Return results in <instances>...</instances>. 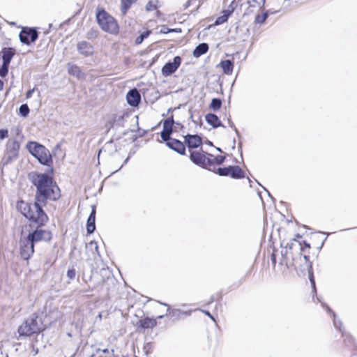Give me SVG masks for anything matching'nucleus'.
I'll return each mask as SVG.
<instances>
[{
	"instance_id": "f257e3e1",
	"label": "nucleus",
	"mask_w": 357,
	"mask_h": 357,
	"mask_svg": "<svg viewBox=\"0 0 357 357\" xmlns=\"http://www.w3.org/2000/svg\"><path fill=\"white\" fill-rule=\"evenodd\" d=\"M29 179L36 187L34 203L20 201L17 207L22 214L29 220L45 225L48 221V216L43 211L48 200L56 201L61 197L60 189L53 178L45 173L31 172Z\"/></svg>"
},
{
	"instance_id": "f03ea898",
	"label": "nucleus",
	"mask_w": 357,
	"mask_h": 357,
	"mask_svg": "<svg viewBox=\"0 0 357 357\" xmlns=\"http://www.w3.org/2000/svg\"><path fill=\"white\" fill-rule=\"evenodd\" d=\"M29 152L43 165L50 166L52 163V157L50 151L43 144L37 142H28L26 146Z\"/></svg>"
},
{
	"instance_id": "7ed1b4c3",
	"label": "nucleus",
	"mask_w": 357,
	"mask_h": 357,
	"mask_svg": "<svg viewBox=\"0 0 357 357\" xmlns=\"http://www.w3.org/2000/svg\"><path fill=\"white\" fill-rule=\"evenodd\" d=\"M292 266L299 275H308L309 280L313 289L315 290V282L313 275L312 263L309 260V256L303 255L301 253L293 258Z\"/></svg>"
},
{
	"instance_id": "20e7f679",
	"label": "nucleus",
	"mask_w": 357,
	"mask_h": 357,
	"mask_svg": "<svg viewBox=\"0 0 357 357\" xmlns=\"http://www.w3.org/2000/svg\"><path fill=\"white\" fill-rule=\"evenodd\" d=\"M96 18L99 26L103 31L110 33L118 32L119 26L116 21L104 10L97 12Z\"/></svg>"
},
{
	"instance_id": "39448f33",
	"label": "nucleus",
	"mask_w": 357,
	"mask_h": 357,
	"mask_svg": "<svg viewBox=\"0 0 357 357\" xmlns=\"http://www.w3.org/2000/svg\"><path fill=\"white\" fill-rule=\"evenodd\" d=\"M40 331V325L38 321V316L32 314L18 328L20 336H31Z\"/></svg>"
},
{
	"instance_id": "423d86ee",
	"label": "nucleus",
	"mask_w": 357,
	"mask_h": 357,
	"mask_svg": "<svg viewBox=\"0 0 357 357\" xmlns=\"http://www.w3.org/2000/svg\"><path fill=\"white\" fill-rule=\"evenodd\" d=\"M38 227L29 231L28 235L26 236L29 241H31L34 245L40 241H50L52 238V232L49 230L43 229L41 228L43 225H40L38 223Z\"/></svg>"
},
{
	"instance_id": "0eeeda50",
	"label": "nucleus",
	"mask_w": 357,
	"mask_h": 357,
	"mask_svg": "<svg viewBox=\"0 0 357 357\" xmlns=\"http://www.w3.org/2000/svg\"><path fill=\"white\" fill-rule=\"evenodd\" d=\"M22 43L29 45L34 43L38 38V32L35 28L24 27L19 34Z\"/></svg>"
},
{
	"instance_id": "6e6552de",
	"label": "nucleus",
	"mask_w": 357,
	"mask_h": 357,
	"mask_svg": "<svg viewBox=\"0 0 357 357\" xmlns=\"http://www.w3.org/2000/svg\"><path fill=\"white\" fill-rule=\"evenodd\" d=\"M20 255L24 260H28L34 252V244L29 241L26 236L22 237L20 241Z\"/></svg>"
},
{
	"instance_id": "1a4fd4ad",
	"label": "nucleus",
	"mask_w": 357,
	"mask_h": 357,
	"mask_svg": "<svg viewBox=\"0 0 357 357\" xmlns=\"http://www.w3.org/2000/svg\"><path fill=\"white\" fill-rule=\"evenodd\" d=\"M190 159L194 164L203 168H206L207 166H211L213 164V161L211 159L206 158V155L197 151H193L190 153Z\"/></svg>"
},
{
	"instance_id": "9d476101",
	"label": "nucleus",
	"mask_w": 357,
	"mask_h": 357,
	"mask_svg": "<svg viewBox=\"0 0 357 357\" xmlns=\"http://www.w3.org/2000/svg\"><path fill=\"white\" fill-rule=\"evenodd\" d=\"M181 63V58L179 56H176L173 61H169L164 65L162 68V73L165 76H169L173 74L178 68Z\"/></svg>"
},
{
	"instance_id": "9b49d317",
	"label": "nucleus",
	"mask_w": 357,
	"mask_h": 357,
	"mask_svg": "<svg viewBox=\"0 0 357 357\" xmlns=\"http://www.w3.org/2000/svg\"><path fill=\"white\" fill-rule=\"evenodd\" d=\"M126 100L132 107H137L141 102V95L139 91L134 88L130 89L126 95Z\"/></svg>"
},
{
	"instance_id": "f8f14e48",
	"label": "nucleus",
	"mask_w": 357,
	"mask_h": 357,
	"mask_svg": "<svg viewBox=\"0 0 357 357\" xmlns=\"http://www.w3.org/2000/svg\"><path fill=\"white\" fill-rule=\"evenodd\" d=\"M184 143L189 149H196L201 146L202 138L197 135H190L184 136Z\"/></svg>"
},
{
	"instance_id": "ddd939ff",
	"label": "nucleus",
	"mask_w": 357,
	"mask_h": 357,
	"mask_svg": "<svg viewBox=\"0 0 357 357\" xmlns=\"http://www.w3.org/2000/svg\"><path fill=\"white\" fill-rule=\"evenodd\" d=\"M77 49L79 54L89 56L93 54V47L92 45L86 41H80L77 45Z\"/></svg>"
},
{
	"instance_id": "4468645a",
	"label": "nucleus",
	"mask_w": 357,
	"mask_h": 357,
	"mask_svg": "<svg viewBox=\"0 0 357 357\" xmlns=\"http://www.w3.org/2000/svg\"><path fill=\"white\" fill-rule=\"evenodd\" d=\"M170 149L177 152L181 155H185V144L178 139H172L166 144Z\"/></svg>"
},
{
	"instance_id": "2eb2a0df",
	"label": "nucleus",
	"mask_w": 357,
	"mask_h": 357,
	"mask_svg": "<svg viewBox=\"0 0 357 357\" xmlns=\"http://www.w3.org/2000/svg\"><path fill=\"white\" fill-rule=\"evenodd\" d=\"M96 207L95 206H92L91 212L88 217L87 222H86V231L87 233L91 234L93 233L96 229Z\"/></svg>"
},
{
	"instance_id": "dca6fc26",
	"label": "nucleus",
	"mask_w": 357,
	"mask_h": 357,
	"mask_svg": "<svg viewBox=\"0 0 357 357\" xmlns=\"http://www.w3.org/2000/svg\"><path fill=\"white\" fill-rule=\"evenodd\" d=\"M68 72L70 75L76 77L78 79H84L85 74L79 66L73 63L68 64Z\"/></svg>"
},
{
	"instance_id": "f3484780",
	"label": "nucleus",
	"mask_w": 357,
	"mask_h": 357,
	"mask_svg": "<svg viewBox=\"0 0 357 357\" xmlns=\"http://www.w3.org/2000/svg\"><path fill=\"white\" fill-rule=\"evenodd\" d=\"M167 312L173 318V321L179 320L183 315L190 316L191 314V311H182L176 308L171 309L169 307H168Z\"/></svg>"
},
{
	"instance_id": "a211bd4d",
	"label": "nucleus",
	"mask_w": 357,
	"mask_h": 357,
	"mask_svg": "<svg viewBox=\"0 0 357 357\" xmlns=\"http://www.w3.org/2000/svg\"><path fill=\"white\" fill-rule=\"evenodd\" d=\"M1 53L3 63L10 65V63L16 52L15 50L13 47H3L1 50Z\"/></svg>"
},
{
	"instance_id": "6ab92c4d",
	"label": "nucleus",
	"mask_w": 357,
	"mask_h": 357,
	"mask_svg": "<svg viewBox=\"0 0 357 357\" xmlns=\"http://www.w3.org/2000/svg\"><path fill=\"white\" fill-rule=\"evenodd\" d=\"M206 121L213 128L225 127L218 116L213 113H208L205 116Z\"/></svg>"
},
{
	"instance_id": "aec40b11",
	"label": "nucleus",
	"mask_w": 357,
	"mask_h": 357,
	"mask_svg": "<svg viewBox=\"0 0 357 357\" xmlns=\"http://www.w3.org/2000/svg\"><path fill=\"white\" fill-rule=\"evenodd\" d=\"M138 324L139 327L143 329L153 328L157 325V319L147 317L140 319Z\"/></svg>"
},
{
	"instance_id": "412c9836",
	"label": "nucleus",
	"mask_w": 357,
	"mask_h": 357,
	"mask_svg": "<svg viewBox=\"0 0 357 357\" xmlns=\"http://www.w3.org/2000/svg\"><path fill=\"white\" fill-rule=\"evenodd\" d=\"M229 176L234 179H240L245 177L243 171L237 165H229Z\"/></svg>"
},
{
	"instance_id": "4be33fe9",
	"label": "nucleus",
	"mask_w": 357,
	"mask_h": 357,
	"mask_svg": "<svg viewBox=\"0 0 357 357\" xmlns=\"http://www.w3.org/2000/svg\"><path fill=\"white\" fill-rule=\"evenodd\" d=\"M208 50V45L207 43H202L199 44L193 51V56L196 58L204 54Z\"/></svg>"
},
{
	"instance_id": "5701e85b",
	"label": "nucleus",
	"mask_w": 357,
	"mask_h": 357,
	"mask_svg": "<svg viewBox=\"0 0 357 357\" xmlns=\"http://www.w3.org/2000/svg\"><path fill=\"white\" fill-rule=\"evenodd\" d=\"M220 66L226 75H231L233 72L234 62L229 59L224 60L220 62Z\"/></svg>"
},
{
	"instance_id": "b1692460",
	"label": "nucleus",
	"mask_w": 357,
	"mask_h": 357,
	"mask_svg": "<svg viewBox=\"0 0 357 357\" xmlns=\"http://www.w3.org/2000/svg\"><path fill=\"white\" fill-rule=\"evenodd\" d=\"M333 325H334L335 328L341 331L342 337H344V341L348 340L349 343H351L352 338L350 337L349 334H348L347 333H346L344 331H342V329H341V327L342 325V321L340 319H337L335 317H333Z\"/></svg>"
},
{
	"instance_id": "393cba45",
	"label": "nucleus",
	"mask_w": 357,
	"mask_h": 357,
	"mask_svg": "<svg viewBox=\"0 0 357 357\" xmlns=\"http://www.w3.org/2000/svg\"><path fill=\"white\" fill-rule=\"evenodd\" d=\"M281 247H284V248L288 249V250H291L296 248H298L301 251L303 250V248H302L301 243L300 242H297L295 240H293L291 242L282 241L281 243Z\"/></svg>"
},
{
	"instance_id": "a878e982",
	"label": "nucleus",
	"mask_w": 357,
	"mask_h": 357,
	"mask_svg": "<svg viewBox=\"0 0 357 357\" xmlns=\"http://www.w3.org/2000/svg\"><path fill=\"white\" fill-rule=\"evenodd\" d=\"M20 148V144L19 142H17V140H13L8 143V152L13 156L17 155L18 154Z\"/></svg>"
},
{
	"instance_id": "bb28decb",
	"label": "nucleus",
	"mask_w": 357,
	"mask_h": 357,
	"mask_svg": "<svg viewBox=\"0 0 357 357\" xmlns=\"http://www.w3.org/2000/svg\"><path fill=\"white\" fill-rule=\"evenodd\" d=\"M86 248L88 251H91L93 258H95L96 255L100 256L98 245L96 241H91L90 243H87L86 245Z\"/></svg>"
},
{
	"instance_id": "cd10ccee",
	"label": "nucleus",
	"mask_w": 357,
	"mask_h": 357,
	"mask_svg": "<svg viewBox=\"0 0 357 357\" xmlns=\"http://www.w3.org/2000/svg\"><path fill=\"white\" fill-rule=\"evenodd\" d=\"M174 124V121L172 117H169L166 119L163 122V130L173 132V126Z\"/></svg>"
},
{
	"instance_id": "c85d7f7f",
	"label": "nucleus",
	"mask_w": 357,
	"mask_h": 357,
	"mask_svg": "<svg viewBox=\"0 0 357 357\" xmlns=\"http://www.w3.org/2000/svg\"><path fill=\"white\" fill-rule=\"evenodd\" d=\"M222 106V100L220 98H213L210 104V108L213 111L218 110Z\"/></svg>"
},
{
	"instance_id": "c756f323",
	"label": "nucleus",
	"mask_w": 357,
	"mask_h": 357,
	"mask_svg": "<svg viewBox=\"0 0 357 357\" xmlns=\"http://www.w3.org/2000/svg\"><path fill=\"white\" fill-rule=\"evenodd\" d=\"M158 4V0H150L146 6V10L150 12L156 10Z\"/></svg>"
},
{
	"instance_id": "7c9ffc66",
	"label": "nucleus",
	"mask_w": 357,
	"mask_h": 357,
	"mask_svg": "<svg viewBox=\"0 0 357 357\" xmlns=\"http://www.w3.org/2000/svg\"><path fill=\"white\" fill-rule=\"evenodd\" d=\"M288 255H289V250L287 248H284V247H282V250H281V255H282V259L281 260V261L280 262V264L281 265H286L287 266H288V263H287V258H288Z\"/></svg>"
},
{
	"instance_id": "2f4dec72",
	"label": "nucleus",
	"mask_w": 357,
	"mask_h": 357,
	"mask_svg": "<svg viewBox=\"0 0 357 357\" xmlns=\"http://www.w3.org/2000/svg\"><path fill=\"white\" fill-rule=\"evenodd\" d=\"M172 134V132H167L162 130V132H160V137L162 142H165V144H167V142H169L170 140L173 139L171 137Z\"/></svg>"
},
{
	"instance_id": "473e14b6",
	"label": "nucleus",
	"mask_w": 357,
	"mask_h": 357,
	"mask_svg": "<svg viewBox=\"0 0 357 357\" xmlns=\"http://www.w3.org/2000/svg\"><path fill=\"white\" fill-rule=\"evenodd\" d=\"M229 166L226 167H219L215 171V173L221 176H229Z\"/></svg>"
},
{
	"instance_id": "72a5a7b5",
	"label": "nucleus",
	"mask_w": 357,
	"mask_h": 357,
	"mask_svg": "<svg viewBox=\"0 0 357 357\" xmlns=\"http://www.w3.org/2000/svg\"><path fill=\"white\" fill-rule=\"evenodd\" d=\"M265 0H248L247 3L249 5V9L251 8H255L257 6H264Z\"/></svg>"
},
{
	"instance_id": "f704fd0d",
	"label": "nucleus",
	"mask_w": 357,
	"mask_h": 357,
	"mask_svg": "<svg viewBox=\"0 0 357 357\" xmlns=\"http://www.w3.org/2000/svg\"><path fill=\"white\" fill-rule=\"evenodd\" d=\"M268 14L267 12L264 13L261 15H257L255 17V22L257 24H263L268 18Z\"/></svg>"
},
{
	"instance_id": "c9c22d12",
	"label": "nucleus",
	"mask_w": 357,
	"mask_h": 357,
	"mask_svg": "<svg viewBox=\"0 0 357 357\" xmlns=\"http://www.w3.org/2000/svg\"><path fill=\"white\" fill-rule=\"evenodd\" d=\"M29 111V108L26 104H22L19 108L20 114L24 117L28 116Z\"/></svg>"
},
{
	"instance_id": "e433bc0d",
	"label": "nucleus",
	"mask_w": 357,
	"mask_h": 357,
	"mask_svg": "<svg viewBox=\"0 0 357 357\" xmlns=\"http://www.w3.org/2000/svg\"><path fill=\"white\" fill-rule=\"evenodd\" d=\"M150 33H151L150 31H144L143 33H142L140 34L139 36H138L136 38L135 43L137 45L141 44L145 38H148V36L150 35Z\"/></svg>"
},
{
	"instance_id": "4c0bfd02",
	"label": "nucleus",
	"mask_w": 357,
	"mask_h": 357,
	"mask_svg": "<svg viewBox=\"0 0 357 357\" xmlns=\"http://www.w3.org/2000/svg\"><path fill=\"white\" fill-rule=\"evenodd\" d=\"M9 64L2 63L1 67L0 68V77H5L8 73Z\"/></svg>"
},
{
	"instance_id": "58836bf2",
	"label": "nucleus",
	"mask_w": 357,
	"mask_h": 357,
	"mask_svg": "<svg viewBox=\"0 0 357 357\" xmlns=\"http://www.w3.org/2000/svg\"><path fill=\"white\" fill-rule=\"evenodd\" d=\"M228 20L227 15H222L218 17L215 21V25H220L225 23Z\"/></svg>"
},
{
	"instance_id": "ea45409f",
	"label": "nucleus",
	"mask_w": 357,
	"mask_h": 357,
	"mask_svg": "<svg viewBox=\"0 0 357 357\" xmlns=\"http://www.w3.org/2000/svg\"><path fill=\"white\" fill-rule=\"evenodd\" d=\"M66 276L69 280H74L76 276V271L74 268L68 270Z\"/></svg>"
},
{
	"instance_id": "a19ab883",
	"label": "nucleus",
	"mask_w": 357,
	"mask_h": 357,
	"mask_svg": "<svg viewBox=\"0 0 357 357\" xmlns=\"http://www.w3.org/2000/svg\"><path fill=\"white\" fill-rule=\"evenodd\" d=\"M225 160V156L218 155L215 156V158L212 160L213 161V163L215 162L218 165H222L224 162Z\"/></svg>"
},
{
	"instance_id": "79ce46f5",
	"label": "nucleus",
	"mask_w": 357,
	"mask_h": 357,
	"mask_svg": "<svg viewBox=\"0 0 357 357\" xmlns=\"http://www.w3.org/2000/svg\"><path fill=\"white\" fill-rule=\"evenodd\" d=\"M234 1L231 3V4L229 6V8L228 10H225L223 11V15H227V19L229 18V15L234 12V7L232 6Z\"/></svg>"
},
{
	"instance_id": "37998d69",
	"label": "nucleus",
	"mask_w": 357,
	"mask_h": 357,
	"mask_svg": "<svg viewBox=\"0 0 357 357\" xmlns=\"http://www.w3.org/2000/svg\"><path fill=\"white\" fill-rule=\"evenodd\" d=\"M228 123H229V126L234 130V131H235L236 134L237 135V136L239 137L240 136L239 135V132H238V130L236 128L235 125L234 124V123L231 121V120L230 119H228Z\"/></svg>"
},
{
	"instance_id": "c03bdc74",
	"label": "nucleus",
	"mask_w": 357,
	"mask_h": 357,
	"mask_svg": "<svg viewBox=\"0 0 357 357\" xmlns=\"http://www.w3.org/2000/svg\"><path fill=\"white\" fill-rule=\"evenodd\" d=\"M8 136V130L4 129L0 130V139H3Z\"/></svg>"
},
{
	"instance_id": "a18cd8bd",
	"label": "nucleus",
	"mask_w": 357,
	"mask_h": 357,
	"mask_svg": "<svg viewBox=\"0 0 357 357\" xmlns=\"http://www.w3.org/2000/svg\"><path fill=\"white\" fill-rule=\"evenodd\" d=\"M321 305H322V306H323L324 307H325V308H326V311H327L328 313H330V314H332L333 317H335V312H333V311H332V310H331V309L328 305H326L325 303H321Z\"/></svg>"
},
{
	"instance_id": "49530a36",
	"label": "nucleus",
	"mask_w": 357,
	"mask_h": 357,
	"mask_svg": "<svg viewBox=\"0 0 357 357\" xmlns=\"http://www.w3.org/2000/svg\"><path fill=\"white\" fill-rule=\"evenodd\" d=\"M172 31H176V30L174 29H170L166 26H162L161 30H160V32L161 33H169V32H172Z\"/></svg>"
},
{
	"instance_id": "de8ad7c7",
	"label": "nucleus",
	"mask_w": 357,
	"mask_h": 357,
	"mask_svg": "<svg viewBox=\"0 0 357 357\" xmlns=\"http://www.w3.org/2000/svg\"><path fill=\"white\" fill-rule=\"evenodd\" d=\"M271 259L272 264L275 266L276 264V255H275V252L272 253Z\"/></svg>"
},
{
	"instance_id": "09e8293b",
	"label": "nucleus",
	"mask_w": 357,
	"mask_h": 357,
	"mask_svg": "<svg viewBox=\"0 0 357 357\" xmlns=\"http://www.w3.org/2000/svg\"><path fill=\"white\" fill-rule=\"evenodd\" d=\"M34 91V89L29 90L26 93V98H30Z\"/></svg>"
},
{
	"instance_id": "8fccbe9b",
	"label": "nucleus",
	"mask_w": 357,
	"mask_h": 357,
	"mask_svg": "<svg viewBox=\"0 0 357 357\" xmlns=\"http://www.w3.org/2000/svg\"><path fill=\"white\" fill-rule=\"evenodd\" d=\"M202 312H203L206 315H207L208 317H209L211 319L215 320V319H214V317L211 315V314L208 311L202 310Z\"/></svg>"
},
{
	"instance_id": "3c124183",
	"label": "nucleus",
	"mask_w": 357,
	"mask_h": 357,
	"mask_svg": "<svg viewBox=\"0 0 357 357\" xmlns=\"http://www.w3.org/2000/svg\"><path fill=\"white\" fill-rule=\"evenodd\" d=\"M3 88V82L0 79V91H1Z\"/></svg>"
},
{
	"instance_id": "603ef678",
	"label": "nucleus",
	"mask_w": 357,
	"mask_h": 357,
	"mask_svg": "<svg viewBox=\"0 0 357 357\" xmlns=\"http://www.w3.org/2000/svg\"><path fill=\"white\" fill-rule=\"evenodd\" d=\"M128 160H129V157H128V158L124 160L123 164L121 165V167H120V169H121V167H122L125 164H126V163L128 162Z\"/></svg>"
},
{
	"instance_id": "864d4df0",
	"label": "nucleus",
	"mask_w": 357,
	"mask_h": 357,
	"mask_svg": "<svg viewBox=\"0 0 357 357\" xmlns=\"http://www.w3.org/2000/svg\"><path fill=\"white\" fill-rule=\"evenodd\" d=\"M305 248H310V244H309V243H307L305 242Z\"/></svg>"
},
{
	"instance_id": "5fc2aeb1",
	"label": "nucleus",
	"mask_w": 357,
	"mask_h": 357,
	"mask_svg": "<svg viewBox=\"0 0 357 357\" xmlns=\"http://www.w3.org/2000/svg\"><path fill=\"white\" fill-rule=\"evenodd\" d=\"M164 317H165V315H160V316H158V317L156 318V319H162Z\"/></svg>"
},
{
	"instance_id": "6e6d98bb",
	"label": "nucleus",
	"mask_w": 357,
	"mask_h": 357,
	"mask_svg": "<svg viewBox=\"0 0 357 357\" xmlns=\"http://www.w3.org/2000/svg\"><path fill=\"white\" fill-rule=\"evenodd\" d=\"M91 33L90 32H89V33H87V38H91Z\"/></svg>"
},
{
	"instance_id": "4d7b16f0",
	"label": "nucleus",
	"mask_w": 357,
	"mask_h": 357,
	"mask_svg": "<svg viewBox=\"0 0 357 357\" xmlns=\"http://www.w3.org/2000/svg\"><path fill=\"white\" fill-rule=\"evenodd\" d=\"M160 305H165V306H168V305L167 303H162V302H159Z\"/></svg>"
},
{
	"instance_id": "13d9d810",
	"label": "nucleus",
	"mask_w": 357,
	"mask_h": 357,
	"mask_svg": "<svg viewBox=\"0 0 357 357\" xmlns=\"http://www.w3.org/2000/svg\"><path fill=\"white\" fill-rule=\"evenodd\" d=\"M194 1H195V0H189V1H188V4L192 3Z\"/></svg>"
},
{
	"instance_id": "bf43d9fd",
	"label": "nucleus",
	"mask_w": 357,
	"mask_h": 357,
	"mask_svg": "<svg viewBox=\"0 0 357 357\" xmlns=\"http://www.w3.org/2000/svg\"><path fill=\"white\" fill-rule=\"evenodd\" d=\"M104 353H107L108 352V349H105L102 351Z\"/></svg>"
},
{
	"instance_id": "052dcab7",
	"label": "nucleus",
	"mask_w": 357,
	"mask_h": 357,
	"mask_svg": "<svg viewBox=\"0 0 357 357\" xmlns=\"http://www.w3.org/2000/svg\"><path fill=\"white\" fill-rule=\"evenodd\" d=\"M217 150H218V151H220V152H222V150H221V149H220V148H217Z\"/></svg>"
},
{
	"instance_id": "680f3d73",
	"label": "nucleus",
	"mask_w": 357,
	"mask_h": 357,
	"mask_svg": "<svg viewBox=\"0 0 357 357\" xmlns=\"http://www.w3.org/2000/svg\"><path fill=\"white\" fill-rule=\"evenodd\" d=\"M98 317H99L100 319H101V318H102V314H99Z\"/></svg>"
},
{
	"instance_id": "e2e57ef3",
	"label": "nucleus",
	"mask_w": 357,
	"mask_h": 357,
	"mask_svg": "<svg viewBox=\"0 0 357 357\" xmlns=\"http://www.w3.org/2000/svg\"><path fill=\"white\" fill-rule=\"evenodd\" d=\"M253 10L252 9L249 10L248 12H252Z\"/></svg>"
},
{
	"instance_id": "0e129e2a",
	"label": "nucleus",
	"mask_w": 357,
	"mask_h": 357,
	"mask_svg": "<svg viewBox=\"0 0 357 357\" xmlns=\"http://www.w3.org/2000/svg\"><path fill=\"white\" fill-rule=\"evenodd\" d=\"M6 357H8V355H6Z\"/></svg>"
},
{
	"instance_id": "69168bd1",
	"label": "nucleus",
	"mask_w": 357,
	"mask_h": 357,
	"mask_svg": "<svg viewBox=\"0 0 357 357\" xmlns=\"http://www.w3.org/2000/svg\"><path fill=\"white\" fill-rule=\"evenodd\" d=\"M135 357H137V356H135Z\"/></svg>"
}]
</instances>
